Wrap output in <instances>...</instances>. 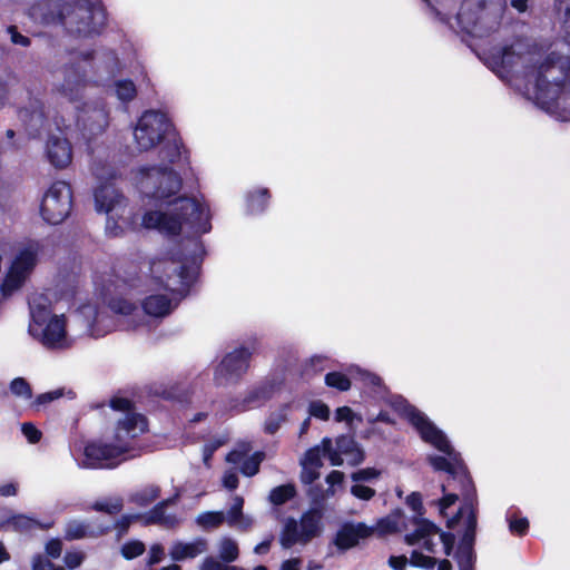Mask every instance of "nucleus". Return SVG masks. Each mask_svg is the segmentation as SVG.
<instances>
[{"mask_svg": "<svg viewBox=\"0 0 570 570\" xmlns=\"http://www.w3.org/2000/svg\"><path fill=\"white\" fill-rule=\"evenodd\" d=\"M269 199L268 188L263 187L249 191L246 197L247 210L250 214H261L267 208Z\"/></svg>", "mask_w": 570, "mask_h": 570, "instance_id": "obj_27", "label": "nucleus"}, {"mask_svg": "<svg viewBox=\"0 0 570 570\" xmlns=\"http://www.w3.org/2000/svg\"><path fill=\"white\" fill-rule=\"evenodd\" d=\"M373 532L374 529L363 522L356 524L346 522L337 530L334 544L340 551H346L356 547L360 540L371 537Z\"/></svg>", "mask_w": 570, "mask_h": 570, "instance_id": "obj_16", "label": "nucleus"}, {"mask_svg": "<svg viewBox=\"0 0 570 570\" xmlns=\"http://www.w3.org/2000/svg\"><path fill=\"white\" fill-rule=\"evenodd\" d=\"M281 382L275 380L266 381L263 384L250 390L244 399L233 400L232 409L238 413L248 411L253 407L261 406L265 402L269 401L275 392L279 389Z\"/></svg>", "mask_w": 570, "mask_h": 570, "instance_id": "obj_15", "label": "nucleus"}, {"mask_svg": "<svg viewBox=\"0 0 570 570\" xmlns=\"http://www.w3.org/2000/svg\"><path fill=\"white\" fill-rule=\"evenodd\" d=\"M401 517V512L381 518L377 521V531L380 534H391L399 532V519Z\"/></svg>", "mask_w": 570, "mask_h": 570, "instance_id": "obj_42", "label": "nucleus"}, {"mask_svg": "<svg viewBox=\"0 0 570 570\" xmlns=\"http://www.w3.org/2000/svg\"><path fill=\"white\" fill-rule=\"evenodd\" d=\"M90 509L97 512L107 513L109 515H116L122 511L124 500L121 498L97 500L91 504Z\"/></svg>", "mask_w": 570, "mask_h": 570, "instance_id": "obj_34", "label": "nucleus"}, {"mask_svg": "<svg viewBox=\"0 0 570 570\" xmlns=\"http://www.w3.org/2000/svg\"><path fill=\"white\" fill-rule=\"evenodd\" d=\"M291 409V403H284L281 405L278 411L272 412L264 423V432L269 435H274L287 421V412Z\"/></svg>", "mask_w": 570, "mask_h": 570, "instance_id": "obj_30", "label": "nucleus"}, {"mask_svg": "<svg viewBox=\"0 0 570 570\" xmlns=\"http://www.w3.org/2000/svg\"><path fill=\"white\" fill-rule=\"evenodd\" d=\"M324 381L328 387L335 389L340 392L348 391L352 385L350 377L346 374L338 371H332L326 373Z\"/></svg>", "mask_w": 570, "mask_h": 570, "instance_id": "obj_35", "label": "nucleus"}, {"mask_svg": "<svg viewBox=\"0 0 570 570\" xmlns=\"http://www.w3.org/2000/svg\"><path fill=\"white\" fill-rule=\"evenodd\" d=\"M146 548L141 541L131 540L122 544L121 554L127 560H132L145 552Z\"/></svg>", "mask_w": 570, "mask_h": 570, "instance_id": "obj_46", "label": "nucleus"}, {"mask_svg": "<svg viewBox=\"0 0 570 570\" xmlns=\"http://www.w3.org/2000/svg\"><path fill=\"white\" fill-rule=\"evenodd\" d=\"M166 509L158 502L146 514H142L141 521L144 525L158 524L168 529H174L179 524L176 514H166Z\"/></svg>", "mask_w": 570, "mask_h": 570, "instance_id": "obj_24", "label": "nucleus"}, {"mask_svg": "<svg viewBox=\"0 0 570 570\" xmlns=\"http://www.w3.org/2000/svg\"><path fill=\"white\" fill-rule=\"evenodd\" d=\"M108 307L115 314L125 316L132 314L134 311L136 309V305L134 303L120 296L111 297L108 301Z\"/></svg>", "mask_w": 570, "mask_h": 570, "instance_id": "obj_39", "label": "nucleus"}, {"mask_svg": "<svg viewBox=\"0 0 570 570\" xmlns=\"http://www.w3.org/2000/svg\"><path fill=\"white\" fill-rule=\"evenodd\" d=\"M570 81V58L552 51L537 68L534 97L542 108L554 106Z\"/></svg>", "mask_w": 570, "mask_h": 570, "instance_id": "obj_4", "label": "nucleus"}, {"mask_svg": "<svg viewBox=\"0 0 570 570\" xmlns=\"http://www.w3.org/2000/svg\"><path fill=\"white\" fill-rule=\"evenodd\" d=\"M405 416L409 423L416 430L420 438L434 446L440 452L445 453L448 458L442 455H430L429 464L439 472L448 473L453 480L460 483V492L473 487V480L470 475L461 454L455 452L446 435L430 421V419L413 405H409L405 410Z\"/></svg>", "mask_w": 570, "mask_h": 570, "instance_id": "obj_3", "label": "nucleus"}, {"mask_svg": "<svg viewBox=\"0 0 570 570\" xmlns=\"http://www.w3.org/2000/svg\"><path fill=\"white\" fill-rule=\"evenodd\" d=\"M95 206L97 212L108 214L116 206L126 200L125 196L114 186L105 183L95 189Z\"/></svg>", "mask_w": 570, "mask_h": 570, "instance_id": "obj_20", "label": "nucleus"}, {"mask_svg": "<svg viewBox=\"0 0 570 570\" xmlns=\"http://www.w3.org/2000/svg\"><path fill=\"white\" fill-rule=\"evenodd\" d=\"M204 547L205 543L203 541L190 543L178 542L173 547L170 556L176 561H181L188 558L193 559L203 552Z\"/></svg>", "mask_w": 570, "mask_h": 570, "instance_id": "obj_29", "label": "nucleus"}, {"mask_svg": "<svg viewBox=\"0 0 570 570\" xmlns=\"http://www.w3.org/2000/svg\"><path fill=\"white\" fill-rule=\"evenodd\" d=\"M109 406L115 411L126 412L127 414L131 413L135 409L134 402L128 397L122 396L111 397L109 401Z\"/></svg>", "mask_w": 570, "mask_h": 570, "instance_id": "obj_50", "label": "nucleus"}, {"mask_svg": "<svg viewBox=\"0 0 570 570\" xmlns=\"http://www.w3.org/2000/svg\"><path fill=\"white\" fill-rule=\"evenodd\" d=\"M308 413L311 416L327 421L330 419V407L322 401H312L308 406Z\"/></svg>", "mask_w": 570, "mask_h": 570, "instance_id": "obj_49", "label": "nucleus"}, {"mask_svg": "<svg viewBox=\"0 0 570 570\" xmlns=\"http://www.w3.org/2000/svg\"><path fill=\"white\" fill-rule=\"evenodd\" d=\"M65 315H52L41 331L40 342L48 348H56L66 338Z\"/></svg>", "mask_w": 570, "mask_h": 570, "instance_id": "obj_21", "label": "nucleus"}, {"mask_svg": "<svg viewBox=\"0 0 570 570\" xmlns=\"http://www.w3.org/2000/svg\"><path fill=\"white\" fill-rule=\"evenodd\" d=\"M141 307L147 315L153 317H164L173 309L171 299L165 294L146 296L141 302Z\"/></svg>", "mask_w": 570, "mask_h": 570, "instance_id": "obj_23", "label": "nucleus"}, {"mask_svg": "<svg viewBox=\"0 0 570 570\" xmlns=\"http://www.w3.org/2000/svg\"><path fill=\"white\" fill-rule=\"evenodd\" d=\"M160 495V488L157 485L147 487L129 497V501L138 507L145 508L156 501Z\"/></svg>", "mask_w": 570, "mask_h": 570, "instance_id": "obj_31", "label": "nucleus"}, {"mask_svg": "<svg viewBox=\"0 0 570 570\" xmlns=\"http://www.w3.org/2000/svg\"><path fill=\"white\" fill-rule=\"evenodd\" d=\"M202 570H244L237 566L225 564L216 560L214 557L205 558Z\"/></svg>", "mask_w": 570, "mask_h": 570, "instance_id": "obj_54", "label": "nucleus"}, {"mask_svg": "<svg viewBox=\"0 0 570 570\" xmlns=\"http://www.w3.org/2000/svg\"><path fill=\"white\" fill-rule=\"evenodd\" d=\"M303 464L320 469L323 465L320 449H308L305 453Z\"/></svg>", "mask_w": 570, "mask_h": 570, "instance_id": "obj_56", "label": "nucleus"}, {"mask_svg": "<svg viewBox=\"0 0 570 570\" xmlns=\"http://www.w3.org/2000/svg\"><path fill=\"white\" fill-rule=\"evenodd\" d=\"M72 208V189L70 184L57 180L45 193L40 204V215L50 225L62 223Z\"/></svg>", "mask_w": 570, "mask_h": 570, "instance_id": "obj_7", "label": "nucleus"}, {"mask_svg": "<svg viewBox=\"0 0 570 570\" xmlns=\"http://www.w3.org/2000/svg\"><path fill=\"white\" fill-rule=\"evenodd\" d=\"M320 478L318 468H312L303 464L301 481L304 484H312Z\"/></svg>", "mask_w": 570, "mask_h": 570, "instance_id": "obj_60", "label": "nucleus"}, {"mask_svg": "<svg viewBox=\"0 0 570 570\" xmlns=\"http://www.w3.org/2000/svg\"><path fill=\"white\" fill-rule=\"evenodd\" d=\"M351 493L361 500L368 501L375 495V490L363 484H354L351 487Z\"/></svg>", "mask_w": 570, "mask_h": 570, "instance_id": "obj_57", "label": "nucleus"}, {"mask_svg": "<svg viewBox=\"0 0 570 570\" xmlns=\"http://www.w3.org/2000/svg\"><path fill=\"white\" fill-rule=\"evenodd\" d=\"M57 568L55 563L40 554L33 558L32 570H57Z\"/></svg>", "mask_w": 570, "mask_h": 570, "instance_id": "obj_64", "label": "nucleus"}, {"mask_svg": "<svg viewBox=\"0 0 570 570\" xmlns=\"http://www.w3.org/2000/svg\"><path fill=\"white\" fill-rule=\"evenodd\" d=\"M509 530L512 534L523 537L529 531V520L527 518H512L509 520Z\"/></svg>", "mask_w": 570, "mask_h": 570, "instance_id": "obj_51", "label": "nucleus"}, {"mask_svg": "<svg viewBox=\"0 0 570 570\" xmlns=\"http://www.w3.org/2000/svg\"><path fill=\"white\" fill-rule=\"evenodd\" d=\"M254 352V346L252 350L245 346H239L227 353L217 366L215 380L219 381L224 379L225 381H238L248 371L249 362Z\"/></svg>", "mask_w": 570, "mask_h": 570, "instance_id": "obj_11", "label": "nucleus"}, {"mask_svg": "<svg viewBox=\"0 0 570 570\" xmlns=\"http://www.w3.org/2000/svg\"><path fill=\"white\" fill-rule=\"evenodd\" d=\"M155 272H161L159 282L165 289L186 295L194 285L197 276L196 268L187 264H177L174 261H161L154 264Z\"/></svg>", "mask_w": 570, "mask_h": 570, "instance_id": "obj_9", "label": "nucleus"}, {"mask_svg": "<svg viewBox=\"0 0 570 570\" xmlns=\"http://www.w3.org/2000/svg\"><path fill=\"white\" fill-rule=\"evenodd\" d=\"M239 556V549L237 543L230 538H224L219 547V558L225 563L235 561Z\"/></svg>", "mask_w": 570, "mask_h": 570, "instance_id": "obj_38", "label": "nucleus"}, {"mask_svg": "<svg viewBox=\"0 0 570 570\" xmlns=\"http://www.w3.org/2000/svg\"><path fill=\"white\" fill-rule=\"evenodd\" d=\"M18 117L23 122L27 130L30 132H38L47 120L43 105L36 100L32 108H20Z\"/></svg>", "mask_w": 570, "mask_h": 570, "instance_id": "obj_22", "label": "nucleus"}, {"mask_svg": "<svg viewBox=\"0 0 570 570\" xmlns=\"http://www.w3.org/2000/svg\"><path fill=\"white\" fill-rule=\"evenodd\" d=\"M463 505L468 512L465 529L470 532H476L478 528V497L475 485L461 492Z\"/></svg>", "mask_w": 570, "mask_h": 570, "instance_id": "obj_26", "label": "nucleus"}, {"mask_svg": "<svg viewBox=\"0 0 570 570\" xmlns=\"http://www.w3.org/2000/svg\"><path fill=\"white\" fill-rule=\"evenodd\" d=\"M7 523L12 527L13 530L20 532H27L35 529L38 522L23 514L12 515L7 520Z\"/></svg>", "mask_w": 570, "mask_h": 570, "instance_id": "obj_40", "label": "nucleus"}, {"mask_svg": "<svg viewBox=\"0 0 570 570\" xmlns=\"http://www.w3.org/2000/svg\"><path fill=\"white\" fill-rule=\"evenodd\" d=\"M163 146L159 149V158L170 165L178 164L184 160L189 165V151L185 148L184 142L176 131L175 127L164 139Z\"/></svg>", "mask_w": 570, "mask_h": 570, "instance_id": "obj_17", "label": "nucleus"}, {"mask_svg": "<svg viewBox=\"0 0 570 570\" xmlns=\"http://www.w3.org/2000/svg\"><path fill=\"white\" fill-rule=\"evenodd\" d=\"M323 510L309 508L303 512L297 521L288 517L279 533V544L283 549H291L296 544L306 546L323 533Z\"/></svg>", "mask_w": 570, "mask_h": 570, "instance_id": "obj_5", "label": "nucleus"}, {"mask_svg": "<svg viewBox=\"0 0 570 570\" xmlns=\"http://www.w3.org/2000/svg\"><path fill=\"white\" fill-rule=\"evenodd\" d=\"M265 456L264 451H255L250 456L246 458L240 465L242 474L248 478L256 475Z\"/></svg>", "mask_w": 570, "mask_h": 570, "instance_id": "obj_33", "label": "nucleus"}, {"mask_svg": "<svg viewBox=\"0 0 570 570\" xmlns=\"http://www.w3.org/2000/svg\"><path fill=\"white\" fill-rule=\"evenodd\" d=\"M225 521V515L222 511H207L200 513L196 522L205 529L218 528Z\"/></svg>", "mask_w": 570, "mask_h": 570, "instance_id": "obj_37", "label": "nucleus"}, {"mask_svg": "<svg viewBox=\"0 0 570 570\" xmlns=\"http://www.w3.org/2000/svg\"><path fill=\"white\" fill-rule=\"evenodd\" d=\"M8 32L10 33L12 43L20 45L22 47H28L30 45V39L27 36L21 35L16 26H9Z\"/></svg>", "mask_w": 570, "mask_h": 570, "instance_id": "obj_63", "label": "nucleus"}, {"mask_svg": "<svg viewBox=\"0 0 570 570\" xmlns=\"http://www.w3.org/2000/svg\"><path fill=\"white\" fill-rule=\"evenodd\" d=\"M148 430L147 419L139 413H128L125 419L119 420L115 429V442L131 446L130 441L138 438Z\"/></svg>", "mask_w": 570, "mask_h": 570, "instance_id": "obj_14", "label": "nucleus"}, {"mask_svg": "<svg viewBox=\"0 0 570 570\" xmlns=\"http://www.w3.org/2000/svg\"><path fill=\"white\" fill-rule=\"evenodd\" d=\"M62 395H63L62 390H55V391L41 393L36 397L33 405L39 406V405L48 404L55 400H58Z\"/></svg>", "mask_w": 570, "mask_h": 570, "instance_id": "obj_59", "label": "nucleus"}, {"mask_svg": "<svg viewBox=\"0 0 570 570\" xmlns=\"http://www.w3.org/2000/svg\"><path fill=\"white\" fill-rule=\"evenodd\" d=\"M413 523L416 525L414 531L405 534L404 541L409 546H414L419 543L421 540L429 539L431 534H436L440 532V528L429 519L423 517H414Z\"/></svg>", "mask_w": 570, "mask_h": 570, "instance_id": "obj_25", "label": "nucleus"}, {"mask_svg": "<svg viewBox=\"0 0 570 570\" xmlns=\"http://www.w3.org/2000/svg\"><path fill=\"white\" fill-rule=\"evenodd\" d=\"M10 391L13 395L29 400L32 397V389L23 377H16L10 383Z\"/></svg>", "mask_w": 570, "mask_h": 570, "instance_id": "obj_45", "label": "nucleus"}, {"mask_svg": "<svg viewBox=\"0 0 570 570\" xmlns=\"http://www.w3.org/2000/svg\"><path fill=\"white\" fill-rule=\"evenodd\" d=\"M142 518V514H124L118 521H116L111 525V530L115 529L117 531V538H122L126 535L129 531V528L132 522L140 521Z\"/></svg>", "mask_w": 570, "mask_h": 570, "instance_id": "obj_43", "label": "nucleus"}, {"mask_svg": "<svg viewBox=\"0 0 570 570\" xmlns=\"http://www.w3.org/2000/svg\"><path fill=\"white\" fill-rule=\"evenodd\" d=\"M46 553L53 558V559H57L61 556V552H62V542L59 540V539H50L47 543H46Z\"/></svg>", "mask_w": 570, "mask_h": 570, "instance_id": "obj_62", "label": "nucleus"}, {"mask_svg": "<svg viewBox=\"0 0 570 570\" xmlns=\"http://www.w3.org/2000/svg\"><path fill=\"white\" fill-rule=\"evenodd\" d=\"M556 9L558 12H563V29L568 37H570V0H556Z\"/></svg>", "mask_w": 570, "mask_h": 570, "instance_id": "obj_53", "label": "nucleus"}, {"mask_svg": "<svg viewBox=\"0 0 570 570\" xmlns=\"http://www.w3.org/2000/svg\"><path fill=\"white\" fill-rule=\"evenodd\" d=\"M141 171V193L156 206L169 207V212L147 210L142 215L144 227L171 237L179 236L184 226L198 237L212 230L209 209L194 197L177 196L183 187L177 171L168 166H153Z\"/></svg>", "mask_w": 570, "mask_h": 570, "instance_id": "obj_1", "label": "nucleus"}, {"mask_svg": "<svg viewBox=\"0 0 570 570\" xmlns=\"http://www.w3.org/2000/svg\"><path fill=\"white\" fill-rule=\"evenodd\" d=\"M522 59L523 53L515 52L512 45L503 46L500 50L492 53L491 57L493 70L502 78L511 76Z\"/></svg>", "mask_w": 570, "mask_h": 570, "instance_id": "obj_18", "label": "nucleus"}, {"mask_svg": "<svg viewBox=\"0 0 570 570\" xmlns=\"http://www.w3.org/2000/svg\"><path fill=\"white\" fill-rule=\"evenodd\" d=\"M30 18L45 26L61 24L78 37L100 35L107 26V11L101 3L89 0H38L29 8Z\"/></svg>", "mask_w": 570, "mask_h": 570, "instance_id": "obj_2", "label": "nucleus"}, {"mask_svg": "<svg viewBox=\"0 0 570 570\" xmlns=\"http://www.w3.org/2000/svg\"><path fill=\"white\" fill-rule=\"evenodd\" d=\"M410 563L416 568L433 569L436 564V559L425 556L419 550H413L411 552Z\"/></svg>", "mask_w": 570, "mask_h": 570, "instance_id": "obj_47", "label": "nucleus"}, {"mask_svg": "<svg viewBox=\"0 0 570 570\" xmlns=\"http://www.w3.org/2000/svg\"><path fill=\"white\" fill-rule=\"evenodd\" d=\"M296 495V488L294 484L287 483L275 487L269 492V501L274 505H282L292 500Z\"/></svg>", "mask_w": 570, "mask_h": 570, "instance_id": "obj_32", "label": "nucleus"}, {"mask_svg": "<svg viewBox=\"0 0 570 570\" xmlns=\"http://www.w3.org/2000/svg\"><path fill=\"white\" fill-rule=\"evenodd\" d=\"M110 531V523L102 522L99 518H95L88 522L70 520L66 523L63 539L73 541L83 538H99L108 534Z\"/></svg>", "mask_w": 570, "mask_h": 570, "instance_id": "obj_13", "label": "nucleus"}, {"mask_svg": "<svg viewBox=\"0 0 570 570\" xmlns=\"http://www.w3.org/2000/svg\"><path fill=\"white\" fill-rule=\"evenodd\" d=\"M21 432L31 444L38 443L42 438V432L31 422L22 423Z\"/></svg>", "mask_w": 570, "mask_h": 570, "instance_id": "obj_52", "label": "nucleus"}, {"mask_svg": "<svg viewBox=\"0 0 570 570\" xmlns=\"http://www.w3.org/2000/svg\"><path fill=\"white\" fill-rule=\"evenodd\" d=\"M83 559L85 557L81 552H66L63 557L66 567L71 570L78 568Z\"/></svg>", "mask_w": 570, "mask_h": 570, "instance_id": "obj_61", "label": "nucleus"}, {"mask_svg": "<svg viewBox=\"0 0 570 570\" xmlns=\"http://www.w3.org/2000/svg\"><path fill=\"white\" fill-rule=\"evenodd\" d=\"M336 443L340 452L350 456V463L352 465H358L364 461V451L353 438L341 436L337 439Z\"/></svg>", "mask_w": 570, "mask_h": 570, "instance_id": "obj_28", "label": "nucleus"}, {"mask_svg": "<svg viewBox=\"0 0 570 570\" xmlns=\"http://www.w3.org/2000/svg\"><path fill=\"white\" fill-rule=\"evenodd\" d=\"M88 82L85 68L78 62L68 63L63 68V80L58 90L70 102H80Z\"/></svg>", "mask_w": 570, "mask_h": 570, "instance_id": "obj_12", "label": "nucleus"}, {"mask_svg": "<svg viewBox=\"0 0 570 570\" xmlns=\"http://www.w3.org/2000/svg\"><path fill=\"white\" fill-rule=\"evenodd\" d=\"M48 160L57 168H66L72 160L71 145L66 138L51 136L47 141Z\"/></svg>", "mask_w": 570, "mask_h": 570, "instance_id": "obj_19", "label": "nucleus"}, {"mask_svg": "<svg viewBox=\"0 0 570 570\" xmlns=\"http://www.w3.org/2000/svg\"><path fill=\"white\" fill-rule=\"evenodd\" d=\"M380 475V471L374 468H365L361 469L352 474V480L355 482L358 481H370Z\"/></svg>", "mask_w": 570, "mask_h": 570, "instance_id": "obj_58", "label": "nucleus"}, {"mask_svg": "<svg viewBox=\"0 0 570 570\" xmlns=\"http://www.w3.org/2000/svg\"><path fill=\"white\" fill-rule=\"evenodd\" d=\"M117 98L122 102H129L137 96V88L132 80L121 79L115 82Z\"/></svg>", "mask_w": 570, "mask_h": 570, "instance_id": "obj_36", "label": "nucleus"}, {"mask_svg": "<svg viewBox=\"0 0 570 570\" xmlns=\"http://www.w3.org/2000/svg\"><path fill=\"white\" fill-rule=\"evenodd\" d=\"M243 518V499L237 498L236 502L228 510L227 522L229 525H235Z\"/></svg>", "mask_w": 570, "mask_h": 570, "instance_id": "obj_55", "label": "nucleus"}, {"mask_svg": "<svg viewBox=\"0 0 570 570\" xmlns=\"http://www.w3.org/2000/svg\"><path fill=\"white\" fill-rule=\"evenodd\" d=\"M358 379L364 386L371 387L375 393H380L385 387L382 377L370 371H358Z\"/></svg>", "mask_w": 570, "mask_h": 570, "instance_id": "obj_44", "label": "nucleus"}, {"mask_svg": "<svg viewBox=\"0 0 570 570\" xmlns=\"http://www.w3.org/2000/svg\"><path fill=\"white\" fill-rule=\"evenodd\" d=\"M173 128V122L164 112L146 110L138 119L134 131L139 150L147 151L156 147L164 141Z\"/></svg>", "mask_w": 570, "mask_h": 570, "instance_id": "obj_6", "label": "nucleus"}, {"mask_svg": "<svg viewBox=\"0 0 570 570\" xmlns=\"http://www.w3.org/2000/svg\"><path fill=\"white\" fill-rule=\"evenodd\" d=\"M41 249L40 242L33 239L19 249L2 284V292L4 294L16 291L23 285L29 274L36 267Z\"/></svg>", "mask_w": 570, "mask_h": 570, "instance_id": "obj_8", "label": "nucleus"}, {"mask_svg": "<svg viewBox=\"0 0 570 570\" xmlns=\"http://www.w3.org/2000/svg\"><path fill=\"white\" fill-rule=\"evenodd\" d=\"M407 507L414 512V517H423L425 514V509L423 505L422 494L420 492H411L406 497Z\"/></svg>", "mask_w": 570, "mask_h": 570, "instance_id": "obj_48", "label": "nucleus"}, {"mask_svg": "<svg viewBox=\"0 0 570 570\" xmlns=\"http://www.w3.org/2000/svg\"><path fill=\"white\" fill-rule=\"evenodd\" d=\"M455 559L460 570H468L474 568L475 552L472 548H460L458 547L455 552Z\"/></svg>", "mask_w": 570, "mask_h": 570, "instance_id": "obj_41", "label": "nucleus"}, {"mask_svg": "<svg viewBox=\"0 0 570 570\" xmlns=\"http://www.w3.org/2000/svg\"><path fill=\"white\" fill-rule=\"evenodd\" d=\"M132 450L125 444L91 441L85 445L83 455L87 465L92 469H112L118 465V459Z\"/></svg>", "mask_w": 570, "mask_h": 570, "instance_id": "obj_10", "label": "nucleus"}]
</instances>
